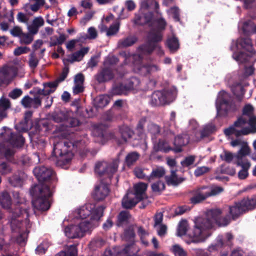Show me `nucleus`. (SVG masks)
<instances>
[{"label":"nucleus","mask_w":256,"mask_h":256,"mask_svg":"<svg viewBox=\"0 0 256 256\" xmlns=\"http://www.w3.org/2000/svg\"><path fill=\"white\" fill-rule=\"evenodd\" d=\"M106 207L104 206H100L96 208L91 204H86L82 207L78 212V215L82 219H86L87 217L90 216V222L94 224L98 222L101 217L103 216L104 210Z\"/></svg>","instance_id":"nucleus-5"},{"label":"nucleus","mask_w":256,"mask_h":256,"mask_svg":"<svg viewBox=\"0 0 256 256\" xmlns=\"http://www.w3.org/2000/svg\"><path fill=\"white\" fill-rule=\"evenodd\" d=\"M136 236L134 228L132 226H128L124 230V238L127 242H134Z\"/></svg>","instance_id":"nucleus-39"},{"label":"nucleus","mask_w":256,"mask_h":256,"mask_svg":"<svg viewBox=\"0 0 256 256\" xmlns=\"http://www.w3.org/2000/svg\"><path fill=\"white\" fill-rule=\"evenodd\" d=\"M10 184L13 186L18 187L22 184V179L19 176L14 175L9 178Z\"/></svg>","instance_id":"nucleus-60"},{"label":"nucleus","mask_w":256,"mask_h":256,"mask_svg":"<svg viewBox=\"0 0 256 256\" xmlns=\"http://www.w3.org/2000/svg\"><path fill=\"white\" fill-rule=\"evenodd\" d=\"M94 224L88 220H84L78 225H71L65 228L64 232L70 238H82L86 232L93 228Z\"/></svg>","instance_id":"nucleus-4"},{"label":"nucleus","mask_w":256,"mask_h":256,"mask_svg":"<svg viewBox=\"0 0 256 256\" xmlns=\"http://www.w3.org/2000/svg\"><path fill=\"white\" fill-rule=\"evenodd\" d=\"M138 40L136 37L134 36H128L126 38L121 40L118 42L120 47L126 48L132 46L135 44Z\"/></svg>","instance_id":"nucleus-40"},{"label":"nucleus","mask_w":256,"mask_h":256,"mask_svg":"<svg viewBox=\"0 0 256 256\" xmlns=\"http://www.w3.org/2000/svg\"><path fill=\"white\" fill-rule=\"evenodd\" d=\"M193 196L190 198V202L193 204L201 203L210 197L209 186H202L194 189L191 192Z\"/></svg>","instance_id":"nucleus-12"},{"label":"nucleus","mask_w":256,"mask_h":256,"mask_svg":"<svg viewBox=\"0 0 256 256\" xmlns=\"http://www.w3.org/2000/svg\"><path fill=\"white\" fill-rule=\"evenodd\" d=\"M33 173L39 182L38 184L50 186L48 184L50 182L56 180V173L50 168L38 166L33 170Z\"/></svg>","instance_id":"nucleus-7"},{"label":"nucleus","mask_w":256,"mask_h":256,"mask_svg":"<svg viewBox=\"0 0 256 256\" xmlns=\"http://www.w3.org/2000/svg\"><path fill=\"white\" fill-rule=\"evenodd\" d=\"M148 130L152 135V140H154L153 136H156L160 134V127L158 124L151 122L148 125Z\"/></svg>","instance_id":"nucleus-48"},{"label":"nucleus","mask_w":256,"mask_h":256,"mask_svg":"<svg viewBox=\"0 0 256 256\" xmlns=\"http://www.w3.org/2000/svg\"><path fill=\"white\" fill-rule=\"evenodd\" d=\"M30 192L34 197L32 204L36 213V210L45 212L50 207V198L52 196L50 186L44 184H36L31 188Z\"/></svg>","instance_id":"nucleus-3"},{"label":"nucleus","mask_w":256,"mask_h":256,"mask_svg":"<svg viewBox=\"0 0 256 256\" xmlns=\"http://www.w3.org/2000/svg\"><path fill=\"white\" fill-rule=\"evenodd\" d=\"M105 244V241L100 237L94 238L90 242L89 248L92 250H96L101 248Z\"/></svg>","instance_id":"nucleus-35"},{"label":"nucleus","mask_w":256,"mask_h":256,"mask_svg":"<svg viewBox=\"0 0 256 256\" xmlns=\"http://www.w3.org/2000/svg\"><path fill=\"white\" fill-rule=\"evenodd\" d=\"M147 187L148 184L144 182H139L134 185V190L136 199L142 200L144 198Z\"/></svg>","instance_id":"nucleus-27"},{"label":"nucleus","mask_w":256,"mask_h":256,"mask_svg":"<svg viewBox=\"0 0 256 256\" xmlns=\"http://www.w3.org/2000/svg\"><path fill=\"white\" fill-rule=\"evenodd\" d=\"M92 134L94 136L100 138L102 142L104 141L105 130L102 124L94 126L92 130Z\"/></svg>","instance_id":"nucleus-41"},{"label":"nucleus","mask_w":256,"mask_h":256,"mask_svg":"<svg viewBox=\"0 0 256 256\" xmlns=\"http://www.w3.org/2000/svg\"><path fill=\"white\" fill-rule=\"evenodd\" d=\"M118 166V161L116 160L110 164L106 162H98L96 164L94 170L100 176L106 175L110 181L113 174L117 171Z\"/></svg>","instance_id":"nucleus-8"},{"label":"nucleus","mask_w":256,"mask_h":256,"mask_svg":"<svg viewBox=\"0 0 256 256\" xmlns=\"http://www.w3.org/2000/svg\"><path fill=\"white\" fill-rule=\"evenodd\" d=\"M137 232L140 238V240L142 242L147 246L148 243L146 240H145V238L146 236L148 235V233L144 228L142 226L138 227Z\"/></svg>","instance_id":"nucleus-59"},{"label":"nucleus","mask_w":256,"mask_h":256,"mask_svg":"<svg viewBox=\"0 0 256 256\" xmlns=\"http://www.w3.org/2000/svg\"><path fill=\"white\" fill-rule=\"evenodd\" d=\"M166 174L165 170L162 166L156 167L152 168L150 174L146 176V180L150 182L156 178H160L164 176Z\"/></svg>","instance_id":"nucleus-30"},{"label":"nucleus","mask_w":256,"mask_h":256,"mask_svg":"<svg viewBox=\"0 0 256 256\" xmlns=\"http://www.w3.org/2000/svg\"><path fill=\"white\" fill-rule=\"evenodd\" d=\"M114 77V68L104 66L96 74V80L98 83H104L112 80Z\"/></svg>","instance_id":"nucleus-14"},{"label":"nucleus","mask_w":256,"mask_h":256,"mask_svg":"<svg viewBox=\"0 0 256 256\" xmlns=\"http://www.w3.org/2000/svg\"><path fill=\"white\" fill-rule=\"evenodd\" d=\"M80 142L78 140L72 142L65 140L54 144L52 154L56 157V166L66 169L74 156L72 150L78 148Z\"/></svg>","instance_id":"nucleus-2"},{"label":"nucleus","mask_w":256,"mask_h":256,"mask_svg":"<svg viewBox=\"0 0 256 256\" xmlns=\"http://www.w3.org/2000/svg\"><path fill=\"white\" fill-rule=\"evenodd\" d=\"M118 133L120 138H116V141L118 146L126 144L128 139L132 138L134 134V130L126 125L119 126Z\"/></svg>","instance_id":"nucleus-15"},{"label":"nucleus","mask_w":256,"mask_h":256,"mask_svg":"<svg viewBox=\"0 0 256 256\" xmlns=\"http://www.w3.org/2000/svg\"><path fill=\"white\" fill-rule=\"evenodd\" d=\"M250 152V148L246 144V143L244 144L240 149L238 152V154L237 156L238 159H242L243 156H244L246 155H248Z\"/></svg>","instance_id":"nucleus-57"},{"label":"nucleus","mask_w":256,"mask_h":256,"mask_svg":"<svg viewBox=\"0 0 256 256\" xmlns=\"http://www.w3.org/2000/svg\"><path fill=\"white\" fill-rule=\"evenodd\" d=\"M20 42L22 44H30L33 40V36L30 34L23 33L21 36L20 38Z\"/></svg>","instance_id":"nucleus-64"},{"label":"nucleus","mask_w":256,"mask_h":256,"mask_svg":"<svg viewBox=\"0 0 256 256\" xmlns=\"http://www.w3.org/2000/svg\"><path fill=\"white\" fill-rule=\"evenodd\" d=\"M222 213L220 208L211 209L207 212L205 217L196 218L193 228L188 231V236L196 238V242L202 240L204 238L206 231L213 227Z\"/></svg>","instance_id":"nucleus-1"},{"label":"nucleus","mask_w":256,"mask_h":256,"mask_svg":"<svg viewBox=\"0 0 256 256\" xmlns=\"http://www.w3.org/2000/svg\"><path fill=\"white\" fill-rule=\"evenodd\" d=\"M110 192L108 182L102 180L95 186L94 189L92 193L93 198L97 202L104 200L108 196Z\"/></svg>","instance_id":"nucleus-13"},{"label":"nucleus","mask_w":256,"mask_h":256,"mask_svg":"<svg viewBox=\"0 0 256 256\" xmlns=\"http://www.w3.org/2000/svg\"><path fill=\"white\" fill-rule=\"evenodd\" d=\"M189 141L188 139H185L184 136L182 135H178L175 137L174 145V147L172 148V151H174L175 153H179L182 152V146H186L188 143Z\"/></svg>","instance_id":"nucleus-25"},{"label":"nucleus","mask_w":256,"mask_h":256,"mask_svg":"<svg viewBox=\"0 0 256 256\" xmlns=\"http://www.w3.org/2000/svg\"><path fill=\"white\" fill-rule=\"evenodd\" d=\"M120 22L119 21L116 22L114 24L110 26L107 30L106 34L108 36H111L116 35L119 31Z\"/></svg>","instance_id":"nucleus-50"},{"label":"nucleus","mask_w":256,"mask_h":256,"mask_svg":"<svg viewBox=\"0 0 256 256\" xmlns=\"http://www.w3.org/2000/svg\"><path fill=\"white\" fill-rule=\"evenodd\" d=\"M165 188V184L162 180H158L152 185V190L154 192L160 194Z\"/></svg>","instance_id":"nucleus-53"},{"label":"nucleus","mask_w":256,"mask_h":256,"mask_svg":"<svg viewBox=\"0 0 256 256\" xmlns=\"http://www.w3.org/2000/svg\"><path fill=\"white\" fill-rule=\"evenodd\" d=\"M231 89L233 94L238 99L242 98L244 94V86L240 82L234 84Z\"/></svg>","instance_id":"nucleus-37"},{"label":"nucleus","mask_w":256,"mask_h":256,"mask_svg":"<svg viewBox=\"0 0 256 256\" xmlns=\"http://www.w3.org/2000/svg\"><path fill=\"white\" fill-rule=\"evenodd\" d=\"M245 214L256 208V195L243 198L238 200Z\"/></svg>","instance_id":"nucleus-20"},{"label":"nucleus","mask_w":256,"mask_h":256,"mask_svg":"<svg viewBox=\"0 0 256 256\" xmlns=\"http://www.w3.org/2000/svg\"><path fill=\"white\" fill-rule=\"evenodd\" d=\"M69 112L65 110H58L54 112L52 115V118L56 122H66V120L68 118Z\"/></svg>","instance_id":"nucleus-28"},{"label":"nucleus","mask_w":256,"mask_h":256,"mask_svg":"<svg viewBox=\"0 0 256 256\" xmlns=\"http://www.w3.org/2000/svg\"><path fill=\"white\" fill-rule=\"evenodd\" d=\"M170 250L175 256H188L187 252L179 244L173 245Z\"/></svg>","instance_id":"nucleus-49"},{"label":"nucleus","mask_w":256,"mask_h":256,"mask_svg":"<svg viewBox=\"0 0 256 256\" xmlns=\"http://www.w3.org/2000/svg\"><path fill=\"white\" fill-rule=\"evenodd\" d=\"M217 102L220 106H224L226 112L230 110L233 105L232 99L230 94L224 90L219 92Z\"/></svg>","instance_id":"nucleus-17"},{"label":"nucleus","mask_w":256,"mask_h":256,"mask_svg":"<svg viewBox=\"0 0 256 256\" xmlns=\"http://www.w3.org/2000/svg\"><path fill=\"white\" fill-rule=\"evenodd\" d=\"M154 22L156 23V26L155 28H152V29H155L156 30H160L161 32H162L166 28V20H164V18H161L156 20Z\"/></svg>","instance_id":"nucleus-58"},{"label":"nucleus","mask_w":256,"mask_h":256,"mask_svg":"<svg viewBox=\"0 0 256 256\" xmlns=\"http://www.w3.org/2000/svg\"><path fill=\"white\" fill-rule=\"evenodd\" d=\"M4 132L0 134V136L4 138L6 141L14 147H21L24 143L25 140L20 132H12L10 129L4 127Z\"/></svg>","instance_id":"nucleus-10"},{"label":"nucleus","mask_w":256,"mask_h":256,"mask_svg":"<svg viewBox=\"0 0 256 256\" xmlns=\"http://www.w3.org/2000/svg\"><path fill=\"white\" fill-rule=\"evenodd\" d=\"M160 70L159 66L150 64H140L138 68V73L144 76L151 74Z\"/></svg>","instance_id":"nucleus-22"},{"label":"nucleus","mask_w":256,"mask_h":256,"mask_svg":"<svg viewBox=\"0 0 256 256\" xmlns=\"http://www.w3.org/2000/svg\"><path fill=\"white\" fill-rule=\"evenodd\" d=\"M156 48V45H154L147 40L146 44H142L138 47V50L142 54H150Z\"/></svg>","instance_id":"nucleus-33"},{"label":"nucleus","mask_w":256,"mask_h":256,"mask_svg":"<svg viewBox=\"0 0 256 256\" xmlns=\"http://www.w3.org/2000/svg\"><path fill=\"white\" fill-rule=\"evenodd\" d=\"M248 124L250 128L245 127V128L242 132L244 134H250L256 133V116H250Z\"/></svg>","instance_id":"nucleus-34"},{"label":"nucleus","mask_w":256,"mask_h":256,"mask_svg":"<svg viewBox=\"0 0 256 256\" xmlns=\"http://www.w3.org/2000/svg\"><path fill=\"white\" fill-rule=\"evenodd\" d=\"M48 130V125L46 123H36L29 132L31 140L41 144L45 142V135Z\"/></svg>","instance_id":"nucleus-9"},{"label":"nucleus","mask_w":256,"mask_h":256,"mask_svg":"<svg viewBox=\"0 0 256 256\" xmlns=\"http://www.w3.org/2000/svg\"><path fill=\"white\" fill-rule=\"evenodd\" d=\"M118 61V58L116 56H108L104 60V65L106 66H110L113 68V66L116 64Z\"/></svg>","instance_id":"nucleus-56"},{"label":"nucleus","mask_w":256,"mask_h":256,"mask_svg":"<svg viewBox=\"0 0 256 256\" xmlns=\"http://www.w3.org/2000/svg\"><path fill=\"white\" fill-rule=\"evenodd\" d=\"M130 218L131 215L128 211H121L117 216V226H122L124 225L127 224Z\"/></svg>","instance_id":"nucleus-29"},{"label":"nucleus","mask_w":256,"mask_h":256,"mask_svg":"<svg viewBox=\"0 0 256 256\" xmlns=\"http://www.w3.org/2000/svg\"><path fill=\"white\" fill-rule=\"evenodd\" d=\"M232 220V218L230 214H227L224 216H220L216 224L219 226H226L229 224Z\"/></svg>","instance_id":"nucleus-54"},{"label":"nucleus","mask_w":256,"mask_h":256,"mask_svg":"<svg viewBox=\"0 0 256 256\" xmlns=\"http://www.w3.org/2000/svg\"><path fill=\"white\" fill-rule=\"evenodd\" d=\"M20 103L25 108H38L41 106L42 100L40 96H34V98H32L27 95L22 99Z\"/></svg>","instance_id":"nucleus-19"},{"label":"nucleus","mask_w":256,"mask_h":256,"mask_svg":"<svg viewBox=\"0 0 256 256\" xmlns=\"http://www.w3.org/2000/svg\"><path fill=\"white\" fill-rule=\"evenodd\" d=\"M188 222L186 220H182L180 222L177 230L178 236H183L186 234L188 231Z\"/></svg>","instance_id":"nucleus-47"},{"label":"nucleus","mask_w":256,"mask_h":256,"mask_svg":"<svg viewBox=\"0 0 256 256\" xmlns=\"http://www.w3.org/2000/svg\"><path fill=\"white\" fill-rule=\"evenodd\" d=\"M22 224L19 220H13L11 222V228L13 232L19 233L16 238L18 244L21 246L24 245L27 238V234L25 232H21Z\"/></svg>","instance_id":"nucleus-16"},{"label":"nucleus","mask_w":256,"mask_h":256,"mask_svg":"<svg viewBox=\"0 0 256 256\" xmlns=\"http://www.w3.org/2000/svg\"><path fill=\"white\" fill-rule=\"evenodd\" d=\"M68 36L64 34H60L59 36H54L50 37L49 43L50 46L62 45L65 42Z\"/></svg>","instance_id":"nucleus-32"},{"label":"nucleus","mask_w":256,"mask_h":256,"mask_svg":"<svg viewBox=\"0 0 256 256\" xmlns=\"http://www.w3.org/2000/svg\"><path fill=\"white\" fill-rule=\"evenodd\" d=\"M247 123V120L241 116L238 118L234 124L230 126L228 128H225L224 130V134L226 136H230L234 134L236 138H238L242 136H246L248 134L242 133V131L245 128L243 127Z\"/></svg>","instance_id":"nucleus-11"},{"label":"nucleus","mask_w":256,"mask_h":256,"mask_svg":"<svg viewBox=\"0 0 256 256\" xmlns=\"http://www.w3.org/2000/svg\"><path fill=\"white\" fill-rule=\"evenodd\" d=\"M176 172V170H174L173 168L171 169L170 176L166 180L168 184H172V185L176 186L183 181L182 178H178Z\"/></svg>","instance_id":"nucleus-44"},{"label":"nucleus","mask_w":256,"mask_h":256,"mask_svg":"<svg viewBox=\"0 0 256 256\" xmlns=\"http://www.w3.org/2000/svg\"><path fill=\"white\" fill-rule=\"evenodd\" d=\"M71 112H69L68 118L66 120L65 124L68 127H76L78 126L80 124V121L78 118L70 116Z\"/></svg>","instance_id":"nucleus-55"},{"label":"nucleus","mask_w":256,"mask_h":256,"mask_svg":"<svg viewBox=\"0 0 256 256\" xmlns=\"http://www.w3.org/2000/svg\"><path fill=\"white\" fill-rule=\"evenodd\" d=\"M54 256H78V250L76 244L68 246L66 252L61 251Z\"/></svg>","instance_id":"nucleus-36"},{"label":"nucleus","mask_w":256,"mask_h":256,"mask_svg":"<svg viewBox=\"0 0 256 256\" xmlns=\"http://www.w3.org/2000/svg\"><path fill=\"white\" fill-rule=\"evenodd\" d=\"M174 90L169 89L154 91L151 95L150 104L153 106L168 104L174 100Z\"/></svg>","instance_id":"nucleus-6"},{"label":"nucleus","mask_w":256,"mask_h":256,"mask_svg":"<svg viewBox=\"0 0 256 256\" xmlns=\"http://www.w3.org/2000/svg\"><path fill=\"white\" fill-rule=\"evenodd\" d=\"M11 104L10 100L2 96L0 98V110L6 111L10 107Z\"/></svg>","instance_id":"nucleus-61"},{"label":"nucleus","mask_w":256,"mask_h":256,"mask_svg":"<svg viewBox=\"0 0 256 256\" xmlns=\"http://www.w3.org/2000/svg\"><path fill=\"white\" fill-rule=\"evenodd\" d=\"M12 204V199L10 193L6 190L0 192V205L6 210H10Z\"/></svg>","instance_id":"nucleus-24"},{"label":"nucleus","mask_w":256,"mask_h":256,"mask_svg":"<svg viewBox=\"0 0 256 256\" xmlns=\"http://www.w3.org/2000/svg\"><path fill=\"white\" fill-rule=\"evenodd\" d=\"M30 208H28L26 206H17L16 208L12 211V216L14 218L13 220H16V218L22 217L26 219H28L30 216ZM22 222V220H18Z\"/></svg>","instance_id":"nucleus-23"},{"label":"nucleus","mask_w":256,"mask_h":256,"mask_svg":"<svg viewBox=\"0 0 256 256\" xmlns=\"http://www.w3.org/2000/svg\"><path fill=\"white\" fill-rule=\"evenodd\" d=\"M12 80L10 69L8 67L3 68L0 70V82L2 84H8Z\"/></svg>","instance_id":"nucleus-31"},{"label":"nucleus","mask_w":256,"mask_h":256,"mask_svg":"<svg viewBox=\"0 0 256 256\" xmlns=\"http://www.w3.org/2000/svg\"><path fill=\"white\" fill-rule=\"evenodd\" d=\"M228 214L231 216L232 220H236L245 214L239 201L236 202L232 205L228 206Z\"/></svg>","instance_id":"nucleus-21"},{"label":"nucleus","mask_w":256,"mask_h":256,"mask_svg":"<svg viewBox=\"0 0 256 256\" xmlns=\"http://www.w3.org/2000/svg\"><path fill=\"white\" fill-rule=\"evenodd\" d=\"M232 58L239 63H245L248 61L250 59L249 55L242 52H234L232 54Z\"/></svg>","instance_id":"nucleus-43"},{"label":"nucleus","mask_w":256,"mask_h":256,"mask_svg":"<svg viewBox=\"0 0 256 256\" xmlns=\"http://www.w3.org/2000/svg\"><path fill=\"white\" fill-rule=\"evenodd\" d=\"M239 44L242 48L246 50L251 52L252 49V44L251 39L248 38H242Z\"/></svg>","instance_id":"nucleus-52"},{"label":"nucleus","mask_w":256,"mask_h":256,"mask_svg":"<svg viewBox=\"0 0 256 256\" xmlns=\"http://www.w3.org/2000/svg\"><path fill=\"white\" fill-rule=\"evenodd\" d=\"M140 81L136 77H132L124 83L128 92L136 89L139 86Z\"/></svg>","instance_id":"nucleus-45"},{"label":"nucleus","mask_w":256,"mask_h":256,"mask_svg":"<svg viewBox=\"0 0 256 256\" xmlns=\"http://www.w3.org/2000/svg\"><path fill=\"white\" fill-rule=\"evenodd\" d=\"M172 150V148L170 146L168 143L165 140L160 139L158 142L156 140L155 142H154L153 148L150 156L152 157L153 155L158 152L168 153Z\"/></svg>","instance_id":"nucleus-18"},{"label":"nucleus","mask_w":256,"mask_h":256,"mask_svg":"<svg viewBox=\"0 0 256 256\" xmlns=\"http://www.w3.org/2000/svg\"><path fill=\"white\" fill-rule=\"evenodd\" d=\"M39 62V60L36 56L34 52H32L30 55V58L28 60V64L30 67L32 69H35Z\"/></svg>","instance_id":"nucleus-62"},{"label":"nucleus","mask_w":256,"mask_h":256,"mask_svg":"<svg viewBox=\"0 0 256 256\" xmlns=\"http://www.w3.org/2000/svg\"><path fill=\"white\" fill-rule=\"evenodd\" d=\"M128 92L124 83L118 84L112 88V90L114 95H126Z\"/></svg>","instance_id":"nucleus-38"},{"label":"nucleus","mask_w":256,"mask_h":256,"mask_svg":"<svg viewBox=\"0 0 256 256\" xmlns=\"http://www.w3.org/2000/svg\"><path fill=\"white\" fill-rule=\"evenodd\" d=\"M131 246L130 245L126 246L119 252L120 256H138L136 254L131 250Z\"/></svg>","instance_id":"nucleus-63"},{"label":"nucleus","mask_w":256,"mask_h":256,"mask_svg":"<svg viewBox=\"0 0 256 256\" xmlns=\"http://www.w3.org/2000/svg\"><path fill=\"white\" fill-rule=\"evenodd\" d=\"M166 45L171 52H176L180 47L178 40L177 38L172 36L166 40Z\"/></svg>","instance_id":"nucleus-42"},{"label":"nucleus","mask_w":256,"mask_h":256,"mask_svg":"<svg viewBox=\"0 0 256 256\" xmlns=\"http://www.w3.org/2000/svg\"><path fill=\"white\" fill-rule=\"evenodd\" d=\"M140 200L134 198H128V197L124 198L122 200V206L126 209H130L134 207Z\"/></svg>","instance_id":"nucleus-46"},{"label":"nucleus","mask_w":256,"mask_h":256,"mask_svg":"<svg viewBox=\"0 0 256 256\" xmlns=\"http://www.w3.org/2000/svg\"><path fill=\"white\" fill-rule=\"evenodd\" d=\"M162 34L160 30L152 28L148 34L147 40L157 46V44L162 40Z\"/></svg>","instance_id":"nucleus-26"},{"label":"nucleus","mask_w":256,"mask_h":256,"mask_svg":"<svg viewBox=\"0 0 256 256\" xmlns=\"http://www.w3.org/2000/svg\"><path fill=\"white\" fill-rule=\"evenodd\" d=\"M140 154L136 152L129 153L126 157V162L130 166L136 162L139 158Z\"/></svg>","instance_id":"nucleus-51"}]
</instances>
